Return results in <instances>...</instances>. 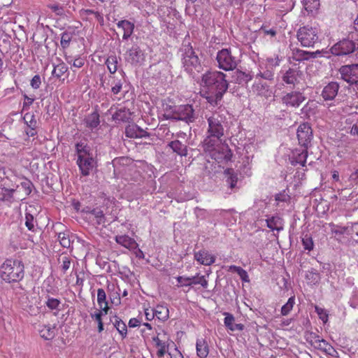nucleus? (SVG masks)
<instances>
[{"label": "nucleus", "mask_w": 358, "mask_h": 358, "mask_svg": "<svg viewBox=\"0 0 358 358\" xmlns=\"http://www.w3.org/2000/svg\"><path fill=\"white\" fill-rule=\"evenodd\" d=\"M201 86L206 90L208 102L212 105H217L227 92L229 83L224 73L214 71H208L202 76Z\"/></svg>", "instance_id": "nucleus-1"}, {"label": "nucleus", "mask_w": 358, "mask_h": 358, "mask_svg": "<svg viewBox=\"0 0 358 358\" xmlns=\"http://www.w3.org/2000/svg\"><path fill=\"white\" fill-rule=\"evenodd\" d=\"M205 118L208 122V129L203 147L206 150H211L224 134L225 116L219 111H214L206 113Z\"/></svg>", "instance_id": "nucleus-2"}, {"label": "nucleus", "mask_w": 358, "mask_h": 358, "mask_svg": "<svg viewBox=\"0 0 358 358\" xmlns=\"http://www.w3.org/2000/svg\"><path fill=\"white\" fill-rule=\"evenodd\" d=\"M24 276V266L18 259H8L0 266V278L6 283L21 281Z\"/></svg>", "instance_id": "nucleus-3"}, {"label": "nucleus", "mask_w": 358, "mask_h": 358, "mask_svg": "<svg viewBox=\"0 0 358 358\" xmlns=\"http://www.w3.org/2000/svg\"><path fill=\"white\" fill-rule=\"evenodd\" d=\"M76 150L78 157L76 164L82 176H87L96 166L90 148L83 143H78L76 145Z\"/></svg>", "instance_id": "nucleus-4"}, {"label": "nucleus", "mask_w": 358, "mask_h": 358, "mask_svg": "<svg viewBox=\"0 0 358 358\" xmlns=\"http://www.w3.org/2000/svg\"><path fill=\"white\" fill-rule=\"evenodd\" d=\"M216 60L218 67L224 71L235 69L240 61L237 56V52L231 48L222 49L217 53Z\"/></svg>", "instance_id": "nucleus-5"}, {"label": "nucleus", "mask_w": 358, "mask_h": 358, "mask_svg": "<svg viewBox=\"0 0 358 358\" xmlns=\"http://www.w3.org/2000/svg\"><path fill=\"white\" fill-rule=\"evenodd\" d=\"M297 39L303 47H313L318 41V30L316 27L304 26L299 29Z\"/></svg>", "instance_id": "nucleus-6"}, {"label": "nucleus", "mask_w": 358, "mask_h": 358, "mask_svg": "<svg viewBox=\"0 0 358 358\" xmlns=\"http://www.w3.org/2000/svg\"><path fill=\"white\" fill-rule=\"evenodd\" d=\"M358 48V41L352 39L350 35L348 38L339 41L331 48V52L336 56H343L352 53Z\"/></svg>", "instance_id": "nucleus-7"}, {"label": "nucleus", "mask_w": 358, "mask_h": 358, "mask_svg": "<svg viewBox=\"0 0 358 358\" xmlns=\"http://www.w3.org/2000/svg\"><path fill=\"white\" fill-rule=\"evenodd\" d=\"M182 64L187 71H192L194 69L199 71L200 68L199 59L192 48L189 45L185 46L182 50Z\"/></svg>", "instance_id": "nucleus-8"}, {"label": "nucleus", "mask_w": 358, "mask_h": 358, "mask_svg": "<svg viewBox=\"0 0 358 358\" xmlns=\"http://www.w3.org/2000/svg\"><path fill=\"white\" fill-rule=\"evenodd\" d=\"M32 186V182L30 180L24 179L23 181L20 182V185H17L15 189H5L3 199L8 200L9 199L13 197L14 193L22 192V194L21 196L19 197V199L22 200L25 199L26 196L31 194Z\"/></svg>", "instance_id": "nucleus-9"}, {"label": "nucleus", "mask_w": 358, "mask_h": 358, "mask_svg": "<svg viewBox=\"0 0 358 358\" xmlns=\"http://www.w3.org/2000/svg\"><path fill=\"white\" fill-rule=\"evenodd\" d=\"M172 118L186 122H192L196 119V115L192 106L186 104L176 107L173 112Z\"/></svg>", "instance_id": "nucleus-10"}, {"label": "nucleus", "mask_w": 358, "mask_h": 358, "mask_svg": "<svg viewBox=\"0 0 358 358\" xmlns=\"http://www.w3.org/2000/svg\"><path fill=\"white\" fill-rule=\"evenodd\" d=\"M341 77L345 82L358 85V64L344 65L339 69Z\"/></svg>", "instance_id": "nucleus-11"}, {"label": "nucleus", "mask_w": 358, "mask_h": 358, "mask_svg": "<svg viewBox=\"0 0 358 358\" xmlns=\"http://www.w3.org/2000/svg\"><path fill=\"white\" fill-rule=\"evenodd\" d=\"M305 100V96L296 91L286 93L282 97V103L288 108H298Z\"/></svg>", "instance_id": "nucleus-12"}, {"label": "nucleus", "mask_w": 358, "mask_h": 358, "mask_svg": "<svg viewBox=\"0 0 358 358\" xmlns=\"http://www.w3.org/2000/svg\"><path fill=\"white\" fill-rule=\"evenodd\" d=\"M297 138L299 143L307 148L313 137L312 129L308 123L301 124L297 129Z\"/></svg>", "instance_id": "nucleus-13"}, {"label": "nucleus", "mask_w": 358, "mask_h": 358, "mask_svg": "<svg viewBox=\"0 0 358 358\" xmlns=\"http://www.w3.org/2000/svg\"><path fill=\"white\" fill-rule=\"evenodd\" d=\"M125 134L129 138L148 137L149 134L136 124H129L125 129Z\"/></svg>", "instance_id": "nucleus-14"}, {"label": "nucleus", "mask_w": 358, "mask_h": 358, "mask_svg": "<svg viewBox=\"0 0 358 358\" xmlns=\"http://www.w3.org/2000/svg\"><path fill=\"white\" fill-rule=\"evenodd\" d=\"M339 85L336 82H331L326 85L322 92L324 100H333L338 94Z\"/></svg>", "instance_id": "nucleus-15"}, {"label": "nucleus", "mask_w": 358, "mask_h": 358, "mask_svg": "<svg viewBox=\"0 0 358 358\" xmlns=\"http://www.w3.org/2000/svg\"><path fill=\"white\" fill-rule=\"evenodd\" d=\"M194 259L201 264L210 266L213 264L215 258L207 250H201L194 253Z\"/></svg>", "instance_id": "nucleus-16"}, {"label": "nucleus", "mask_w": 358, "mask_h": 358, "mask_svg": "<svg viewBox=\"0 0 358 358\" xmlns=\"http://www.w3.org/2000/svg\"><path fill=\"white\" fill-rule=\"evenodd\" d=\"M127 59L133 64L140 63L144 59L143 53L138 46H133L128 51Z\"/></svg>", "instance_id": "nucleus-17"}, {"label": "nucleus", "mask_w": 358, "mask_h": 358, "mask_svg": "<svg viewBox=\"0 0 358 358\" xmlns=\"http://www.w3.org/2000/svg\"><path fill=\"white\" fill-rule=\"evenodd\" d=\"M301 72L296 69H289L282 76V80L289 85L299 83Z\"/></svg>", "instance_id": "nucleus-18"}, {"label": "nucleus", "mask_w": 358, "mask_h": 358, "mask_svg": "<svg viewBox=\"0 0 358 358\" xmlns=\"http://www.w3.org/2000/svg\"><path fill=\"white\" fill-rule=\"evenodd\" d=\"M115 240L117 243L129 250H134L138 247L136 241L128 235L116 236Z\"/></svg>", "instance_id": "nucleus-19"}, {"label": "nucleus", "mask_w": 358, "mask_h": 358, "mask_svg": "<svg viewBox=\"0 0 358 358\" xmlns=\"http://www.w3.org/2000/svg\"><path fill=\"white\" fill-rule=\"evenodd\" d=\"M224 315H225L224 323L227 328L232 331L243 330V324L234 323L235 318L233 315L229 313H224Z\"/></svg>", "instance_id": "nucleus-20"}, {"label": "nucleus", "mask_w": 358, "mask_h": 358, "mask_svg": "<svg viewBox=\"0 0 358 358\" xmlns=\"http://www.w3.org/2000/svg\"><path fill=\"white\" fill-rule=\"evenodd\" d=\"M117 25L124 31L122 36L124 40H127L134 32V24L128 20H120L117 23Z\"/></svg>", "instance_id": "nucleus-21"}, {"label": "nucleus", "mask_w": 358, "mask_h": 358, "mask_svg": "<svg viewBox=\"0 0 358 358\" xmlns=\"http://www.w3.org/2000/svg\"><path fill=\"white\" fill-rule=\"evenodd\" d=\"M196 355L199 358H206L209 353L207 342L203 338H199L196 343Z\"/></svg>", "instance_id": "nucleus-22"}, {"label": "nucleus", "mask_w": 358, "mask_h": 358, "mask_svg": "<svg viewBox=\"0 0 358 358\" xmlns=\"http://www.w3.org/2000/svg\"><path fill=\"white\" fill-rule=\"evenodd\" d=\"M39 334L45 340H51L55 336V327L50 324H43L39 327Z\"/></svg>", "instance_id": "nucleus-23"}, {"label": "nucleus", "mask_w": 358, "mask_h": 358, "mask_svg": "<svg viewBox=\"0 0 358 358\" xmlns=\"http://www.w3.org/2000/svg\"><path fill=\"white\" fill-rule=\"evenodd\" d=\"M307 157H308L307 148H303V149L301 151L296 150L293 152V159L292 161V164L293 165L299 164L301 166H304L306 162Z\"/></svg>", "instance_id": "nucleus-24"}, {"label": "nucleus", "mask_w": 358, "mask_h": 358, "mask_svg": "<svg viewBox=\"0 0 358 358\" xmlns=\"http://www.w3.org/2000/svg\"><path fill=\"white\" fill-rule=\"evenodd\" d=\"M131 113L129 109L121 108L113 115V119L115 121L127 122L131 120Z\"/></svg>", "instance_id": "nucleus-25"}, {"label": "nucleus", "mask_w": 358, "mask_h": 358, "mask_svg": "<svg viewBox=\"0 0 358 358\" xmlns=\"http://www.w3.org/2000/svg\"><path fill=\"white\" fill-rule=\"evenodd\" d=\"M266 225L272 231L276 230L280 231L283 229L282 220L278 216H272L266 220Z\"/></svg>", "instance_id": "nucleus-26"}, {"label": "nucleus", "mask_w": 358, "mask_h": 358, "mask_svg": "<svg viewBox=\"0 0 358 358\" xmlns=\"http://www.w3.org/2000/svg\"><path fill=\"white\" fill-rule=\"evenodd\" d=\"M73 237V236L71 235L70 232L68 231L57 233V240L60 245L65 248H69L71 247V245L73 241L71 240Z\"/></svg>", "instance_id": "nucleus-27"}, {"label": "nucleus", "mask_w": 358, "mask_h": 358, "mask_svg": "<svg viewBox=\"0 0 358 358\" xmlns=\"http://www.w3.org/2000/svg\"><path fill=\"white\" fill-rule=\"evenodd\" d=\"M169 146L173 150V152H176L180 156H187V146L178 140L170 142L169 143Z\"/></svg>", "instance_id": "nucleus-28"}, {"label": "nucleus", "mask_w": 358, "mask_h": 358, "mask_svg": "<svg viewBox=\"0 0 358 358\" xmlns=\"http://www.w3.org/2000/svg\"><path fill=\"white\" fill-rule=\"evenodd\" d=\"M314 346L315 348L330 355H332L333 352H335L334 348L329 343H328L324 339H316L314 341Z\"/></svg>", "instance_id": "nucleus-29"}, {"label": "nucleus", "mask_w": 358, "mask_h": 358, "mask_svg": "<svg viewBox=\"0 0 358 358\" xmlns=\"http://www.w3.org/2000/svg\"><path fill=\"white\" fill-rule=\"evenodd\" d=\"M273 70L268 69L266 66H264L262 64L259 65V72L256 75V78H263L267 80H271L273 79Z\"/></svg>", "instance_id": "nucleus-30"}, {"label": "nucleus", "mask_w": 358, "mask_h": 358, "mask_svg": "<svg viewBox=\"0 0 358 358\" xmlns=\"http://www.w3.org/2000/svg\"><path fill=\"white\" fill-rule=\"evenodd\" d=\"M97 302L99 308L106 314L108 310L106 294L103 289L99 288L97 290Z\"/></svg>", "instance_id": "nucleus-31"}, {"label": "nucleus", "mask_w": 358, "mask_h": 358, "mask_svg": "<svg viewBox=\"0 0 358 358\" xmlns=\"http://www.w3.org/2000/svg\"><path fill=\"white\" fill-rule=\"evenodd\" d=\"M53 67L52 75L57 78H60L68 71V66L60 60L57 64H53Z\"/></svg>", "instance_id": "nucleus-32"}, {"label": "nucleus", "mask_w": 358, "mask_h": 358, "mask_svg": "<svg viewBox=\"0 0 358 358\" xmlns=\"http://www.w3.org/2000/svg\"><path fill=\"white\" fill-rule=\"evenodd\" d=\"M87 127L93 129L98 127L100 123L99 115L97 113L90 114L85 119Z\"/></svg>", "instance_id": "nucleus-33"}, {"label": "nucleus", "mask_w": 358, "mask_h": 358, "mask_svg": "<svg viewBox=\"0 0 358 358\" xmlns=\"http://www.w3.org/2000/svg\"><path fill=\"white\" fill-rule=\"evenodd\" d=\"M154 311L155 317H157L159 320L166 321L169 317V308L166 306H157Z\"/></svg>", "instance_id": "nucleus-34"}, {"label": "nucleus", "mask_w": 358, "mask_h": 358, "mask_svg": "<svg viewBox=\"0 0 358 358\" xmlns=\"http://www.w3.org/2000/svg\"><path fill=\"white\" fill-rule=\"evenodd\" d=\"M87 213L90 215V217L92 216L96 219L97 224H101L105 222V216L103 212L101 209L94 208L89 210Z\"/></svg>", "instance_id": "nucleus-35"}, {"label": "nucleus", "mask_w": 358, "mask_h": 358, "mask_svg": "<svg viewBox=\"0 0 358 358\" xmlns=\"http://www.w3.org/2000/svg\"><path fill=\"white\" fill-rule=\"evenodd\" d=\"M152 341L155 342L156 347L159 349L157 352V355L158 357H162L166 353V343L159 339L157 336L153 337Z\"/></svg>", "instance_id": "nucleus-36"}, {"label": "nucleus", "mask_w": 358, "mask_h": 358, "mask_svg": "<svg viewBox=\"0 0 358 358\" xmlns=\"http://www.w3.org/2000/svg\"><path fill=\"white\" fill-rule=\"evenodd\" d=\"M117 58L115 55L109 56L106 61V64L110 73H115L117 71Z\"/></svg>", "instance_id": "nucleus-37"}, {"label": "nucleus", "mask_w": 358, "mask_h": 358, "mask_svg": "<svg viewBox=\"0 0 358 358\" xmlns=\"http://www.w3.org/2000/svg\"><path fill=\"white\" fill-rule=\"evenodd\" d=\"M189 278L191 285H201L205 289L208 287V282L204 275H199V274L198 273L196 275Z\"/></svg>", "instance_id": "nucleus-38"}, {"label": "nucleus", "mask_w": 358, "mask_h": 358, "mask_svg": "<svg viewBox=\"0 0 358 358\" xmlns=\"http://www.w3.org/2000/svg\"><path fill=\"white\" fill-rule=\"evenodd\" d=\"M225 175L227 176V182L232 189L236 185L238 180L237 175L234 173L231 169H227L224 171Z\"/></svg>", "instance_id": "nucleus-39"}, {"label": "nucleus", "mask_w": 358, "mask_h": 358, "mask_svg": "<svg viewBox=\"0 0 358 358\" xmlns=\"http://www.w3.org/2000/svg\"><path fill=\"white\" fill-rule=\"evenodd\" d=\"M114 326L123 338L127 336V326L119 317H115Z\"/></svg>", "instance_id": "nucleus-40"}, {"label": "nucleus", "mask_w": 358, "mask_h": 358, "mask_svg": "<svg viewBox=\"0 0 358 358\" xmlns=\"http://www.w3.org/2000/svg\"><path fill=\"white\" fill-rule=\"evenodd\" d=\"M23 120L27 127H37V121L35 118V115L33 113H25L23 117Z\"/></svg>", "instance_id": "nucleus-41"}, {"label": "nucleus", "mask_w": 358, "mask_h": 358, "mask_svg": "<svg viewBox=\"0 0 358 358\" xmlns=\"http://www.w3.org/2000/svg\"><path fill=\"white\" fill-rule=\"evenodd\" d=\"M294 303H295L294 296L290 297L288 299L287 302L282 307L281 314L282 315H287L289 313V312L292 310Z\"/></svg>", "instance_id": "nucleus-42"}, {"label": "nucleus", "mask_w": 358, "mask_h": 358, "mask_svg": "<svg viewBox=\"0 0 358 358\" xmlns=\"http://www.w3.org/2000/svg\"><path fill=\"white\" fill-rule=\"evenodd\" d=\"M303 5L306 10L308 12H313L320 6L319 0H303Z\"/></svg>", "instance_id": "nucleus-43"}, {"label": "nucleus", "mask_w": 358, "mask_h": 358, "mask_svg": "<svg viewBox=\"0 0 358 358\" xmlns=\"http://www.w3.org/2000/svg\"><path fill=\"white\" fill-rule=\"evenodd\" d=\"M72 39V34L69 32H64L61 37V45L63 48L69 47V43Z\"/></svg>", "instance_id": "nucleus-44"}, {"label": "nucleus", "mask_w": 358, "mask_h": 358, "mask_svg": "<svg viewBox=\"0 0 358 358\" xmlns=\"http://www.w3.org/2000/svg\"><path fill=\"white\" fill-rule=\"evenodd\" d=\"M60 303L61 302L59 299L52 297H48L45 302L46 306L50 310H58Z\"/></svg>", "instance_id": "nucleus-45"}, {"label": "nucleus", "mask_w": 358, "mask_h": 358, "mask_svg": "<svg viewBox=\"0 0 358 358\" xmlns=\"http://www.w3.org/2000/svg\"><path fill=\"white\" fill-rule=\"evenodd\" d=\"M302 244L303 248L306 250L310 251L313 249V241L312 238L308 235H305L302 238Z\"/></svg>", "instance_id": "nucleus-46"}, {"label": "nucleus", "mask_w": 358, "mask_h": 358, "mask_svg": "<svg viewBox=\"0 0 358 358\" xmlns=\"http://www.w3.org/2000/svg\"><path fill=\"white\" fill-rule=\"evenodd\" d=\"M280 60L278 55L275 56V57H268L266 59V66L268 67V69L273 70L274 67H276L280 65Z\"/></svg>", "instance_id": "nucleus-47"}, {"label": "nucleus", "mask_w": 358, "mask_h": 358, "mask_svg": "<svg viewBox=\"0 0 358 358\" xmlns=\"http://www.w3.org/2000/svg\"><path fill=\"white\" fill-rule=\"evenodd\" d=\"M313 103L308 102L301 110V114L309 117L313 114Z\"/></svg>", "instance_id": "nucleus-48"}, {"label": "nucleus", "mask_w": 358, "mask_h": 358, "mask_svg": "<svg viewBox=\"0 0 358 358\" xmlns=\"http://www.w3.org/2000/svg\"><path fill=\"white\" fill-rule=\"evenodd\" d=\"M349 188L353 187L355 185H358V169L353 171L348 178Z\"/></svg>", "instance_id": "nucleus-49"}, {"label": "nucleus", "mask_w": 358, "mask_h": 358, "mask_svg": "<svg viewBox=\"0 0 358 358\" xmlns=\"http://www.w3.org/2000/svg\"><path fill=\"white\" fill-rule=\"evenodd\" d=\"M315 55V52H311L304 51V50H299L296 51V56L299 57V58H297V60L308 59L310 57H314Z\"/></svg>", "instance_id": "nucleus-50"}, {"label": "nucleus", "mask_w": 358, "mask_h": 358, "mask_svg": "<svg viewBox=\"0 0 358 358\" xmlns=\"http://www.w3.org/2000/svg\"><path fill=\"white\" fill-rule=\"evenodd\" d=\"M25 225L29 231L34 230V216L31 214L28 213H27L25 214Z\"/></svg>", "instance_id": "nucleus-51"}, {"label": "nucleus", "mask_w": 358, "mask_h": 358, "mask_svg": "<svg viewBox=\"0 0 358 358\" xmlns=\"http://www.w3.org/2000/svg\"><path fill=\"white\" fill-rule=\"evenodd\" d=\"M315 312L319 315V317L320 320L323 321L324 323H326L328 320V315L327 313V311L318 306H315Z\"/></svg>", "instance_id": "nucleus-52"}, {"label": "nucleus", "mask_w": 358, "mask_h": 358, "mask_svg": "<svg viewBox=\"0 0 358 358\" xmlns=\"http://www.w3.org/2000/svg\"><path fill=\"white\" fill-rule=\"evenodd\" d=\"M354 31L350 33V36L358 41V13L356 19L354 21Z\"/></svg>", "instance_id": "nucleus-53"}, {"label": "nucleus", "mask_w": 358, "mask_h": 358, "mask_svg": "<svg viewBox=\"0 0 358 358\" xmlns=\"http://www.w3.org/2000/svg\"><path fill=\"white\" fill-rule=\"evenodd\" d=\"M177 281L180 283V287L183 286H191L190 278L185 276H178L176 278Z\"/></svg>", "instance_id": "nucleus-54"}, {"label": "nucleus", "mask_w": 358, "mask_h": 358, "mask_svg": "<svg viewBox=\"0 0 358 358\" xmlns=\"http://www.w3.org/2000/svg\"><path fill=\"white\" fill-rule=\"evenodd\" d=\"M41 84V77L38 75H35L32 79L31 80L30 85L32 88L36 90L40 87V85Z\"/></svg>", "instance_id": "nucleus-55"}, {"label": "nucleus", "mask_w": 358, "mask_h": 358, "mask_svg": "<svg viewBox=\"0 0 358 358\" xmlns=\"http://www.w3.org/2000/svg\"><path fill=\"white\" fill-rule=\"evenodd\" d=\"M71 266V259L68 257H62V270L63 273H66Z\"/></svg>", "instance_id": "nucleus-56"}, {"label": "nucleus", "mask_w": 358, "mask_h": 358, "mask_svg": "<svg viewBox=\"0 0 358 358\" xmlns=\"http://www.w3.org/2000/svg\"><path fill=\"white\" fill-rule=\"evenodd\" d=\"M91 14L94 15L95 17L97 18V20H103V17L101 16V15L98 12H95L90 9H85V10H81V15L83 16H87Z\"/></svg>", "instance_id": "nucleus-57"}, {"label": "nucleus", "mask_w": 358, "mask_h": 358, "mask_svg": "<svg viewBox=\"0 0 358 358\" xmlns=\"http://www.w3.org/2000/svg\"><path fill=\"white\" fill-rule=\"evenodd\" d=\"M85 64V59L83 57H78L73 59L72 66L74 68H81Z\"/></svg>", "instance_id": "nucleus-58"}, {"label": "nucleus", "mask_w": 358, "mask_h": 358, "mask_svg": "<svg viewBox=\"0 0 358 358\" xmlns=\"http://www.w3.org/2000/svg\"><path fill=\"white\" fill-rule=\"evenodd\" d=\"M237 274L240 276L241 279L244 282H249V276L248 275V273L243 268H241L239 270V271L237 273Z\"/></svg>", "instance_id": "nucleus-59"}, {"label": "nucleus", "mask_w": 358, "mask_h": 358, "mask_svg": "<svg viewBox=\"0 0 358 358\" xmlns=\"http://www.w3.org/2000/svg\"><path fill=\"white\" fill-rule=\"evenodd\" d=\"M102 311H103L102 310H97L94 313H91L92 318L95 320L97 322V323H99V322H102V319H101Z\"/></svg>", "instance_id": "nucleus-60"}, {"label": "nucleus", "mask_w": 358, "mask_h": 358, "mask_svg": "<svg viewBox=\"0 0 358 358\" xmlns=\"http://www.w3.org/2000/svg\"><path fill=\"white\" fill-rule=\"evenodd\" d=\"M24 101L23 103V109H25L27 107L31 105L34 101V98L29 97L27 95H24Z\"/></svg>", "instance_id": "nucleus-61"}, {"label": "nucleus", "mask_w": 358, "mask_h": 358, "mask_svg": "<svg viewBox=\"0 0 358 358\" xmlns=\"http://www.w3.org/2000/svg\"><path fill=\"white\" fill-rule=\"evenodd\" d=\"M145 315L146 320H149V321L152 320L154 318V317H155V311L152 310H151L150 311L149 309H145Z\"/></svg>", "instance_id": "nucleus-62"}, {"label": "nucleus", "mask_w": 358, "mask_h": 358, "mask_svg": "<svg viewBox=\"0 0 358 358\" xmlns=\"http://www.w3.org/2000/svg\"><path fill=\"white\" fill-rule=\"evenodd\" d=\"M122 89V83L120 81L117 82L114 86L112 87V92L114 94H118Z\"/></svg>", "instance_id": "nucleus-63"}, {"label": "nucleus", "mask_w": 358, "mask_h": 358, "mask_svg": "<svg viewBox=\"0 0 358 358\" xmlns=\"http://www.w3.org/2000/svg\"><path fill=\"white\" fill-rule=\"evenodd\" d=\"M141 324L140 320L136 318H131L129 321V327H138Z\"/></svg>", "instance_id": "nucleus-64"}]
</instances>
